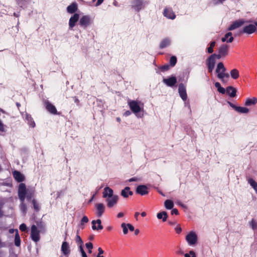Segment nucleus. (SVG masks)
<instances>
[{"instance_id":"obj_1","label":"nucleus","mask_w":257,"mask_h":257,"mask_svg":"<svg viewBox=\"0 0 257 257\" xmlns=\"http://www.w3.org/2000/svg\"><path fill=\"white\" fill-rule=\"evenodd\" d=\"M226 68L222 62H219L217 64L216 69V72L217 73V77L221 80L222 82H224V78H229V75L228 73H225Z\"/></svg>"},{"instance_id":"obj_2","label":"nucleus","mask_w":257,"mask_h":257,"mask_svg":"<svg viewBox=\"0 0 257 257\" xmlns=\"http://www.w3.org/2000/svg\"><path fill=\"white\" fill-rule=\"evenodd\" d=\"M40 231L35 225H33L31 228V238L35 242H38L40 239Z\"/></svg>"},{"instance_id":"obj_3","label":"nucleus","mask_w":257,"mask_h":257,"mask_svg":"<svg viewBox=\"0 0 257 257\" xmlns=\"http://www.w3.org/2000/svg\"><path fill=\"white\" fill-rule=\"evenodd\" d=\"M27 192L25 184L20 183L18 188V196L21 201H24Z\"/></svg>"},{"instance_id":"obj_4","label":"nucleus","mask_w":257,"mask_h":257,"mask_svg":"<svg viewBox=\"0 0 257 257\" xmlns=\"http://www.w3.org/2000/svg\"><path fill=\"white\" fill-rule=\"evenodd\" d=\"M127 103L131 110L134 113L137 114L141 111V108L137 101L128 100Z\"/></svg>"},{"instance_id":"obj_5","label":"nucleus","mask_w":257,"mask_h":257,"mask_svg":"<svg viewBox=\"0 0 257 257\" xmlns=\"http://www.w3.org/2000/svg\"><path fill=\"white\" fill-rule=\"evenodd\" d=\"M256 25L254 23L253 24H249L245 26L240 31L239 33L241 34H251L254 33L256 30Z\"/></svg>"},{"instance_id":"obj_6","label":"nucleus","mask_w":257,"mask_h":257,"mask_svg":"<svg viewBox=\"0 0 257 257\" xmlns=\"http://www.w3.org/2000/svg\"><path fill=\"white\" fill-rule=\"evenodd\" d=\"M147 3V2H145L144 0H133L132 7L136 11L139 12L141 10L144 8Z\"/></svg>"},{"instance_id":"obj_7","label":"nucleus","mask_w":257,"mask_h":257,"mask_svg":"<svg viewBox=\"0 0 257 257\" xmlns=\"http://www.w3.org/2000/svg\"><path fill=\"white\" fill-rule=\"evenodd\" d=\"M46 110L50 113L54 115H59L60 113L57 112L56 107L48 100H46L44 102Z\"/></svg>"},{"instance_id":"obj_8","label":"nucleus","mask_w":257,"mask_h":257,"mask_svg":"<svg viewBox=\"0 0 257 257\" xmlns=\"http://www.w3.org/2000/svg\"><path fill=\"white\" fill-rule=\"evenodd\" d=\"M186 239L190 245H194L197 241V236L194 232L191 231L186 235Z\"/></svg>"},{"instance_id":"obj_9","label":"nucleus","mask_w":257,"mask_h":257,"mask_svg":"<svg viewBox=\"0 0 257 257\" xmlns=\"http://www.w3.org/2000/svg\"><path fill=\"white\" fill-rule=\"evenodd\" d=\"M91 23V20L90 17L88 15L82 16L79 22V25L84 28L87 27Z\"/></svg>"},{"instance_id":"obj_10","label":"nucleus","mask_w":257,"mask_h":257,"mask_svg":"<svg viewBox=\"0 0 257 257\" xmlns=\"http://www.w3.org/2000/svg\"><path fill=\"white\" fill-rule=\"evenodd\" d=\"M178 92L180 96L183 100L185 101L187 98V94L186 92V89L185 85L181 83L179 84L178 86Z\"/></svg>"},{"instance_id":"obj_11","label":"nucleus","mask_w":257,"mask_h":257,"mask_svg":"<svg viewBox=\"0 0 257 257\" xmlns=\"http://www.w3.org/2000/svg\"><path fill=\"white\" fill-rule=\"evenodd\" d=\"M119 197L117 195H114L113 197L107 198L106 199L107 206L108 208H112L115 206L118 200Z\"/></svg>"},{"instance_id":"obj_12","label":"nucleus","mask_w":257,"mask_h":257,"mask_svg":"<svg viewBox=\"0 0 257 257\" xmlns=\"http://www.w3.org/2000/svg\"><path fill=\"white\" fill-rule=\"evenodd\" d=\"M227 103L230 107H231L238 112L241 113H247L249 112V109L247 107L236 106L230 101H228Z\"/></svg>"},{"instance_id":"obj_13","label":"nucleus","mask_w":257,"mask_h":257,"mask_svg":"<svg viewBox=\"0 0 257 257\" xmlns=\"http://www.w3.org/2000/svg\"><path fill=\"white\" fill-rule=\"evenodd\" d=\"M177 78L175 76H171L168 78H164L163 82L167 86L169 87H173L177 83Z\"/></svg>"},{"instance_id":"obj_14","label":"nucleus","mask_w":257,"mask_h":257,"mask_svg":"<svg viewBox=\"0 0 257 257\" xmlns=\"http://www.w3.org/2000/svg\"><path fill=\"white\" fill-rule=\"evenodd\" d=\"M245 23V21L243 19H240L238 21H235L227 28L228 31H232L235 29L238 28Z\"/></svg>"},{"instance_id":"obj_15","label":"nucleus","mask_w":257,"mask_h":257,"mask_svg":"<svg viewBox=\"0 0 257 257\" xmlns=\"http://www.w3.org/2000/svg\"><path fill=\"white\" fill-rule=\"evenodd\" d=\"M136 193L142 196L148 194V188L145 185H139L136 188Z\"/></svg>"},{"instance_id":"obj_16","label":"nucleus","mask_w":257,"mask_h":257,"mask_svg":"<svg viewBox=\"0 0 257 257\" xmlns=\"http://www.w3.org/2000/svg\"><path fill=\"white\" fill-rule=\"evenodd\" d=\"M215 63V60L210 55L206 60V64L209 72H212L213 71L214 68Z\"/></svg>"},{"instance_id":"obj_17","label":"nucleus","mask_w":257,"mask_h":257,"mask_svg":"<svg viewBox=\"0 0 257 257\" xmlns=\"http://www.w3.org/2000/svg\"><path fill=\"white\" fill-rule=\"evenodd\" d=\"M163 15L166 18L171 20H174L176 18V15L171 8H165Z\"/></svg>"},{"instance_id":"obj_18","label":"nucleus","mask_w":257,"mask_h":257,"mask_svg":"<svg viewBox=\"0 0 257 257\" xmlns=\"http://www.w3.org/2000/svg\"><path fill=\"white\" fill-rule=\"evenodd\" d=\"M96 209V215L100 217L105 211V206L103 203H99L95 205Z\"/></svg>"},{"instance_id":"obj_19","label":"nucleus","mask_w":257,"mask_h":257,"mask_svg":"<svg viewBox=\"0 0 257 257\" xmlns=\"http://www.w3.org/2000/svg\"><path fill=\"white\" fill-rule=\"evenodd\" d=\"M79 18L78 14L75 13L72 16H71L69 21V26L70 29H72L76 24V23L78 22Z\"/></svg>"},{"instance_id":"obj_20","label":"nucleus","mask_w":257,"mask_h":257,"mask_svg":"<svg viewBox=\"0 0 257 257\" xmlns=\"http://www.w3.org/2000/svg\"><path fill=\"white\" fill-rule=\"evenodd\" d=\"M61 251L65 256H68L70 253V248L69 243L66 241H63L61 245Z\"/></svg>"},{"instance_id":"obj_21","label":"nucleus","mask_w":257,"mask_h":257,"mask_svg":"<svg viewBox=\"0 0 257 257\" xmlns=\"http://www.w3.org/2000/svg\"><path fill=\"white\" fill-rule=\"evenodd\" d=\"M91 223L92 225V228L94 230H102L103 228V226L101 225V220L99 219H98L96 220H92Z\"/></svg>"},{"instance_id":"obj_22","label":"nucleus","mask_w":257,"mask_h":257,"mask_svg":"<svg viewBox=\"0 0 257 257\" xmlns=\"http://www.w3.org/2000/svg\"><path fill=\"white\" fill-rule=\"evenodd\" d=\"M15 179L18 182H22L25 180L24 176L19 171H15L13 173Z\"/></svg>"},{"instance_id":"obj_23","label":"nucleus","mask_w":257,"mask_h":257,"mask_svg":"<svg viewBox=\"0 0 257 257\" xmlns=\"http://www.w3.org/2000/svg\"><path fill=\"white\" fill-rule=\"evenodd\" d=\"M229 50V46L226 44L221 45L219 49L218 53L221 54L223 57L228 55Z\"/></svg>"},{"instance_id":"obj_24","label":"nucleus","mask_w":257,"mask_h":257,"mask_svg":"<svg viewBox=\"0 0 257 257\" xmlns=\"http://www.w3.org/2000/svg\"><path fill=\"white\" fill-rule=\"evenodd\" d=\"M113 191L112 189H111L109 187H106L104 188V191L103 192V198H109L113 197Z\"/></svg>"},{"instance_id":"obj_25","label":"nucleus","mask_w":257,"mask_h":257,"mask_svg":"<svg viewBox=\"0 0 257 257\" xmlns=\"http://www.w3.org/2000/svg\"><path fill=\"white\" fill-rule=\"evenodd\" d=\"M237 90L233 87L229 86L226 87V93L231 97H234L236 95Z\"/></svg>"},{"instance_id":"obj_26","label":"nucleus","mask_w":257,"mask_h":257,"mask_svg":"<svg viewBox=\"0 0 257 257\" xmlns=\"http://www.w3.org/2000/svg\"><path fill=\"white\" fill-rule=\"evenodd\" d=\"M78 9L77 4L76 3H73L67 8V11L69 14L75 13Z\"/></svg>"},{"instance_id":"obj_27","label":"nucleus","mask_w":257,"mask_h":257,"mask_svg":"<svg viewBox=\"0 0 257 257\" xmlns=\"http://www.w3.org/2000/svg\"><path fill=\"white\" fill-rule=\"evenodd\" d=\"M133 195V192L130 190V188L129 187H125L121 191V195L124 198H127L128 195L132 196Z\"/></svg>"},{"instance_id":"obj_28","label":"nucleus","mask_w":257,"mask_h":257,"mask_svg":"<svg viewBox=\"0 0 257 257\" xmlns=\"http://www.w3.org/2000/svg\"><path fill=\"white\" fill-rule=\"evenodd\" d=\"M171 44V41L169 38H166L163 39L160 42L159 48L161 49L169 46Z\"/></svg>"},{"instance_id":"obj_29","label":"nucleus","mask_w":257,"mask_h":257,"mask_svg":"<svg viewBox=\"0 0 257 257\" xmlns=\"http://www.w3.org/2000/svg\"><path fill=\"white\" fill-rule=\"evenodd\" d=\"M257 103V98L253 97L251 98H248L246 99L244 105L246 106H249L254 105Z\"/></svg>"},{"instance_id":"obj_30","label":"nucleus","mask_w":257,"mask_h":257,"mask_svg":"<svg viewBox=\"0 0 257 257\" xmlns=\"http://www.w3.org/2000/svg\"><path fill=\"white\" fill-rule=\"evenodd\" d=\"M157 218L159 219H162L163 221H166L168 218V214L166 211H162L157 214Z\"/></svg>"},{"instance_id":"obj_31","label":"nucleus","mask_w":257,"mask_h":257,"mask_svg":"<svg viewBox=\"0 0 257 257\" xmlns=\"http://www.w3.org/2000/svg\"><path fill=\"white\" fill-rule=\"evenodd\" d=\"M15 244L16 246H20L21 244V238L19 234L18 230H16L15 236Z\"/></svg>"},{"instance_id":"obj_32","label":"nucleus","mask_w":257,"mask_h":257,"mask_svg":"<svg viewBox=\"0 0 257 257\" xmlns=\"http://www.w3.org/2000/svg\"><path fill=\"white\" fill-rule=\"evenodd\" d=\"M230 76L234 79H237L239 76L238 70L236 69L231 70L230 71Z\"/></svg>"},{"instance_id":"obj_33","label":"nucleus","mask_w":257,"mask_h":257,"mask_svg":"<svg viewBox=\"0 0 257 257\" xmlns=\"http://www.w3.org/2000/svg\"><path fill=\"white\" fill-rule=\"evenodd\" d=\"M164 205L166 209H171L173 208L174 203L172 200H166L164 202Z\"/></svg>"},{"instance_id":"obj_34","label":"nucleus","mask_w":257,"mask_h":257,"mask_svg":"<svg viewBox=\"0 0 257 257\" xmlns=\"http://www.w3.org/2000/svg\"><path fill=\"white\" fill-rule=\"evenodd\" d=\"M248 183L254 189L255 192L257 193V183L252 178L248 179Z\"/></svg>"},{"instance_id":"obj_35","label":"nucleus","mask_w":257,"mask_h":257,"mask_svg":"<svg viewBox=\"0 0 257 257\" xmlns=\"http://www.w3.org/2000/svg\"><path fill=\"white\" fill-rule=\"evenodd\" d=\"M32 203L33 205L34 209L35 211L38 212L40 210V207L39 203L36 201V200L33 199L32 200Z\"/></svg>"},{"instance_id":"obj_36","label":"nucleus","mask_w":257,"mask_h":257,"mask_svg":"<svg viewBox=\"0 0 257 257\" xmlns=\"http://www.w3.org/2000/svg\"><path fill=\"white\" fill-rule=\"evenodd\" d=\"M170 64L171 66H174L177 63V58L175 56H172L169 61Z\"/></svg>"},{"instance_id":"obj_37","label":"nucleus","mask_w":257,"mask_h":257,"mask_svg":"<svg viewBox=\"0 0 257 257\" xmlns=\"http://www.w3.org/2000/svg\"><path fill=\"white\" fill-rule=\"evenodd\" d=\"M34 195V191H28L27 192L26 197L28 200H30Z\"/></svg>"},{"instance_id":"obj_38","label":"nucleus","mask_w":257,"mask_h":257,"mask_svg":"<svg viewBox=\"0 0 257 257\" xmlns=\"http://www.w3.org/2000/svg\"><path fill=\"white\" fill-rule=\"evenodd\" d=\"M121 227L122 228L123 234H126L128 233V227L127 224L125 223H122L121 224Z\"/></svg>"},{"instance_id":"obj_39","label":"nucleus","mask_w":257,"mask_h":257,"mask_svg":"<svg viewBox=\"0 0 257 257\" xmlns=\"http://www.w3.org/2000/svg\"><path fill=\"white\" fill-rule=\"evenodd\" d=\"M249 223L252 229L255 230L257 229V221L255 220L252 219Z\"/></svg>"},{"instance_id":"obj_40","label":"nucleus","mask_w":257,"mask_h":257,"mask_svg":"<svg viewBox=\"0 0 257 257\" xmlns=\"http://www.w3.org/2000/svg\"><path fill=\"white\" fill-rule=\"evenodd\" d=\"M24 201H21V203L20 204V208L22 211L25 213L27 211V206L24 203Z\"/></svg>"},{"instance_id":"obj_41","label":"nucleus","mask_w":257,"mask_h":257,"mask_svg":"<svg viewBox=\"0 0 257 257\" xmlns=\"http://www.w3.org/2000/svg\"><path fill=\"white\" fill-rule=\"evenodd\" d=\"M76 241L78 243V244H79V246H82L83 245V241L79 235L78 234L76 235Z\"/></svg>"},{"instance_id":"obj_42","label":"nucleus","mask_w":257,"mask_h":257,"mask_svg":"<svg viewBox=\"0 0 257 257\" xmlns=\"http://www.w3.org/2000/svg\"><path fill=\"white\" fill-rule=\"evenodd\" d=\"M226 35L227 36H228L229 38L228 39V40H227V43H231L233 40H234V38L233 37H232V34L231 32H228L226 33Z\"/></svg>"},{"instance_id":"obj_43","label":"nucleus","mask_w":257,"mask_h":257,"mask_svg":"<svg viewBox=\"0 0 257 257\" xmlns=\"http://www.w3.org/2000/svg\"><path fill=\"white\" fill-rule=\"evenodd\" d=\"M185 257H196L195 253L194 251L191 250L189 251V254H185Z\"/></svg>"},{"instance_id":"obj_44","label":"nucleus","mask_w":257,"mask_h":257,"mask_svg":"<svg viewBox=\"0 0 257 257\" xmlns=\"http://www.w3.org/2000/svg\"><path fill=\"white\" fill-rule=\"evenodd\" d=\"M79 250L81 253L82 257H87L82 246H79Z\"/></svg>"},{"instance_id":"obj_45","label":"nucleus","mask_w":257,"mask_h":257,"mask_svg":"<svg viewBox=\"0 0 257 257\" xmlns=\"http://www.w3.org/2000/svg\"><path fill=\"white\" fill-rule=\"evenodd\" d=\"M214 59L215 60V59H220L222 57H223L221 54L218 53V54H213L211 55Z\"/></svg>"},{"instance_id":"obj_46","label":"nucleus","mask_w":257,"mask_h":257,"mask_svg":"<svg viewBox=\"0 0 257 257\" xmlns=\"http://www.w3.org/2000/svg\"><path fill=\"white\" fill-rule=\"evenodd\" d=\"M170 66L169 65H164L160 67V69L162 71H167L169 69Z\"/></svg>"},{"instance_id":"obj_47","label":"nucleus","mask_w":257,"mask_h":257,"mask_svg":"<svg viewBox=\"0 0 257 257\" xmlns=\"http://www.w3.org/2000/svg\"><path fill=\"white\" fill-rule=\"evenodd\" d=\"M19 228L22 231H25L27 229V225L25 223L21 224Z\"/></svg>"},{"instance_id":"obj_48","label":"nucleus","mask_w":257,"mask_h":257,"mask_svg":"<svg viewBox=\"0 0 257 257\" xmlns=\"http://www.w3.org/2000/svg\"><path fill=\"white\" fill-rule=\"evenodd\" d=\"M88 222V218L87 216H84L81 220V224H83L84 223H87Z\"/></svg>"},{"instance_id":"obj_49","label":"nucleus","mask_w":257,"mask_h":257,"mask_svg":"<svg viewBox=\"0 0 257 257\" xmlns=\"http://www.w3.org/2000/svg\"><path fill=\"white\" fill-rule=\"evenodd\" d=\"M85 245H86V248L88 250L92 249L93 248V244L90 242L86 243L85 244Z\"/></svg>"},{"instance_id":"obj_50","label":"nucleus","mask_w":257,"mask_h":257,"mask_svg":"<svg viewBox=\"0 0 257 257\" xmlns=\"http://www.w3.org/2000/svg\"><path fill=\"white\" fill-rule=\"evenodd\" d=\"M217 90L219 93L223 94H225L226 92V89H225L223 87L221 86L218 89H217Z\"/></svg>"},{"instance_id":"obj_51","label":"nucleus","mask_w":257,"mask_h":257,"mask_svg":"<svg viewBox=\"0 0 257 257\" xmlns=\"http://www.w3.org/2000/svg\"><path fill=\"white\" fill-rule=\"evenodd\" d=\"M27 1V0H17V4L21 7H22V5L24 4V3Z\"/></svg>"},{"instance_id":"obj_52","label":"nucleus","mask_w":257,"mask_h":257,"mask_svg":"<svg viewBox=\"0 0 257 257\" xmlns=\"http://www.w3.org/2000/svg\"><path fill=\"white\" fill-rule=\"evenodd\" d=\"M127 226L128 229H129V230L131 231H133L135 230V227L131 224L127 223Z\"/></svg>"},{"instance_id":"obj_53","label":"nucleus","mask_w":257,"mask_h":257,"mask_svg":"<svg viewBox=\"0 0 257 257\" xmlns=\"http://www.w3.org/2000/svg\"><path fill=\"white\" fill-rule=\"evenodd\" d=\"M171 214L172 215H173V214L178 215L179 214L178 209L176 208H173L171 211Z\"/></svg>"},{"instance_id":"obj_54","label":"nucleus","mask_w":257,"mask_h":257,"mask_svg":"<svg viewBox=\"0 0 257 257\" xmlns=\"http://www.w3.org/2000/svg\"><path fill=\"white\" fill-rule=\"evenodd\" d=\"M175 231L178 234H179L181 233V231H182V228H181V227L180 226H177L175 228Z\"/></svg>"},{"instance_id":"obj_55","label":"nucleus","mask_w":257,"mask_h":257,"mask_svg":"<svg viewBox=\"0 0 257 257\" xmlns=\"http://www.w3.org/2000/svg\"><path fill=\"white\" fill-rule=\"evenodd\" d=\"M229 37L227 36L226 34L225 35L224 37H222L221 38V41L222 42H227V40H228L229 39Z\"/></svg>"},{"instance_id":"obj_56","label":"nucleus","mask_w":257,"mask_h":257,"mask_svg":"<svg viewBox=\"0 0 257 257\" xmlns=\"http://www.w3.org/2000/svg\"><path fill=\"white\" fill-rule=\"evenodd\" d=\"M225 0H213L215 5H217L219 3H222Z\"/></svg>"},{"instance_id":"obj_57","label":"nucleus","mask_w":257,"mask_h":257,"mask_svg":"<svg viewBox=\"0 0 257 257\" xmlns=\"http://www.w3.org/2000/svg\"><path fill=\"white\" fill-rule=\"evenodd\" d=\"M207 52L208 53H212L213 52V48L209 46V47L207 48Z\"/></svg>"},{"instance_id":"obj_58","label":"nucleus","mask_w":257,"mask_h":257,"mask_svg":"<svg viewBox=\"0 0 257 257\" xmlns=\"http://www.w3.org/2000/svg\"><path fill=\"white\" fill-rule=\"evenodd\" d=\"M98 253L97 254H99V255H101V254H103L104 253V251L103 250V249L101 248V247H98Z\"/></svg>"},{"instance_id":"obj_59","label":"nucleus","mask_w":257,"mask_h":257,"mask_svg":"<svg viewBox=\"0 0 257 257\" xmlns=\"http://www.w3.org/2000/svg\"><path fill=\"white\" fill-rule=\"evenodd\" d=\"M103 1L104 0H97V2L96 3L95 6H98L100 5L103 3Z\"/></svg>"},{"instance_id":"obj_60","label":"nucleus","mask_w":257,"mask_h":257,"mask_svg":"<svg viewBox=\"0 0 257 257\" xmlns=\"http://www.w3.org/2000/svg\"><path fill=\"white\" fill-rule=\"evenodd\" d=\"M124 213L123 212H119L117 214V218H121L123 217Z\"/></svg>"},{"instance_id":"obj_61","label":"nucleus","mask_w":257,"mask_h":257,"mask_svg":"<svg viewBox=\"0 0 257 257\" xmlns=\"http://www.w3.org/2000/svg\"><path fill=\"white\" fill-rule=\"evenodd\" d=\"M214 85L215 87L217 88V89H218L221 86L220 84L218 82H215Z\"/></svg>"},{"instance_id":"obj_62","label":"nucleus","mask_w":257,"mask_h":257,"mask_svg":"<svg viewBox=\"0 0 257 257\" xmlns=\"http://www.w3.org/2000/svg\"><path fill=\"white\" fill-rule=\"evenodd\" d=\"M216 42L215 41H212L210 43V46L212 47L213 48L215 46Z\"/></svg>"},{"instance_id":"obj_63","label":"nucleus","mask_w":257,"mask_h":257,"mask_svg":"<svg viewBox=\"0 0 257 257\" xmlns=\"http://www.w3.org/2000/svg\"><path fill=\"white\" fill-rule=\"evenodd\" d=\"M131 112L130 110H127L124 112V115L125 116H128V115H131Z\"/></svg>"},{"instance_id":"obj_64","label":"nucleus","mask_w":257,"mask_h":257,"mask_svg":"<svg viewBox=\"0 0 257 257\" xmlns=\"http://www.w3.org/2000/svg\"><path fill=\"white\" fill-rule=\"evenodd\" d=\"M137 181V178H136L135 177L132 178L128 180V181L130 182H133V181Z\"/></svg>"}]
</instances>
